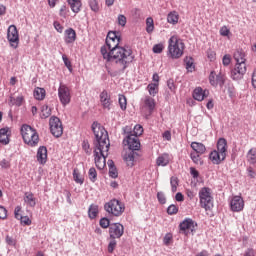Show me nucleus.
Returning a JSON list of instances; mask_svg holds the SVG:
<instances>
[{
	"instance_id": "21",
	"label": "nucleus",
	"mask_w": 256,
	"mask_h": 256,
	"mask_svg": "<svg viewBox=\"0 0 256 256\" xmlns=\"http://www.w3.org/2000/svg\"><path fill=\"white\" fill-rule=\"evenodd\" d=\"M100 103L103 109H107V111H111V105H113V100H111V94L107 92V90H103L100 95Z\"/></svg>"
},
{
	"instance_id": "37",
	"label": "nucleus",
	"mask_w": 256,
	"mask_h": 256,
	"mask_svg": "<svg viewBox=\"0 0 256 256\" xmlns=\"http://www.w3.org/2000/svg\"><path fill=\"white\" fill-rule=\"evenodd\" d=\"M201 155L203 154H199L197 152H191L190 158L192 159L193 163H195L196 165H203V159L201 158Z\"/></svg>"
},
{
	"instance_id": "46",
	"label": "nucleus",
	"mask_w": 256,
	"mask_h": 256,
	"mask_svg": "<svg viewBox=\"0 0 256 256\" xmlns=\"http://www.w3.org/2000/svg\"><path fill=\"white\" fill-rule=\"evenodd\" d=\"M59 15L60 17L67 19V15H69V8H67L66 5L61 6Z\"/></svg>"
},
{
	"instance_id": "24",
	"label": "nucleus",
	"mask_w": 256,
	"mask_h": 256,
	"mask_svg": "<svg viewBox=\"0 0 256 256\" xmlns=\"http://www.w3.org/2000/svg\"><path fill=\"white\" fill-rule=\"evenodd\" d=\"M36 159L40 165L47 163V147L41 146L38 148Z\"/></svg>"
},
{
	"instance_id": "58",
	"label": "nucleus",
	"mask_w": 256,
	"mask_h": 256,
	"mask_svg": "<svg viewBox=\"0 0 256 256\" xmlns=\"http://www.w3.org/2000/svg\"><path fill=\"white\" fill-rule=\"evenodd\" d=\"M18 220L21 221L22 225H31V219L28 216H21Z\"/></svg>"
},
{
	"instance_id": "44",
	"label": "nucleus",
	"mask_w": 256,
	"mask_h": 256,
	"mask_svg": "<svg viewBox=\"0 0 256 256\" xmlns=\"http://www.w3.org/2000/svg\"><path fill=\"white\" fill-rule=\"evenodd\" d=\"M186 69L190 73H193V71H195V65L193 64L192 58L186 59Z\"/></svg>"
},
{
	"instance_id": "47",
	"label": "nucleus",
	"mask_w": 256,
	"mask_h": 256,
	"mask_svg": "<svg viewBox=\"0 0 256 256\" xmlns=\"http://www.w3.org/2000/svg\"><path fill=\"white\" fill-rule=\"evenodd\" d=\"M178 211L179 208L174 204L170 205L167 209L168 215H177Z\"/></svg>"
},
{
	"instance_id": "15",
	"label": "nucleus",
	"mask_w": 256,
	"mask_h": 256,
	"mask_svg": "<svg viewBox=\"0 0 256 256\" xmlns=\"http://www.w3.org/2000/svg\"><path fill=\"white\" fill-rule=\"evenodd\" d=\"M247 73V64L246 63H236L234 69L231 71V79L234 81H239L243 79V75Z\"/></svg>"
},
{
	"instance_id": "6",
	"label": "nucleus",
	"mask_w": 256,
	"mask_h": 256,
	"mask_svg": "<svg viewBox=\"0 0 256 256\" xmlns=\"http://www.w3.org/2000/svg\"><path fill=\"white\" fill-rule=\"evenodd\" d=\"M227 157V140L220 138L217 142V150L210 153L209 159L214 165H220Z\"/></svg>"
},
{
	"instance_id": "42",
	"label": "nucleus",
	"mask_w": 256,
	"mask_h": 256,
	"mask_svg": "<svg viewBox=\"0 0 256 256\" xmlns=\"http://www.w3.org/2000/svg\"><path fill=\"white\" fill-rule=\"evenodd\" d=\"M109 175L112 179H117L119 177V173L117 172V168L113 166V164H109Z\"/></svg>"
},
{
	"instance_id": "38",
	"label": "nucleus",
	"mask_w": 256,
	"mask_h": 256,
	"mask_svg": "<svg viewBox=\"0 0 256 256\" xmlns=\"http://www.w3.org/2000/svg\"><path fill=\"white\" fill-rule=\"evenodd\" d=\"M73 179L75 181V183H77L78 185H83L84 183V179L83 176H81V173H79V170L77 168H75L73 170Z\"/></svg>"
},
{
	"instance_id": "55",
	"label": "nucleus",
	"mask_w": 256,
	"mask_h": 256,
	"mask_svg": "<svg viewBox=\"0 0 256 256\" xmlns=\"http://www.w3.org/2000/svg\"><path fill=\"white\" fill-rule=\"evenodd\" d=\"M163 49H165L163 44H156L153 46V53H163Z\"/></svg>"
},
{
	"instance_id": "18",
	"label": "nucleus",
	"mask_w": 256,
	"mask_h": 256,
	"mask_svg": "<svg viewBox=\"0 0 256 256\" xmlns=\"http://www.w3.org/2000/svg\"><path fill=\"white\" fill-rule=\"evenodd\" d=\"M245 209V200L241 196H234L230 201V210L233 213H241Z\"/></svg>"
},
{
	"instance_id": "39",
	"label": "nucleus",
	"mask_w": 256,
	"mask_h": 256,
	"mask_svg": "<svg viewBox=\"0 0 256 256\" xmlns=\"http://www.w3.org/2000/svg\"><path fill=\"white\" fill-rule=\"evenodd\" d=\"M41 119H47L51 117V108L48 105H43L40 113Z\"/></svg>"
},
{
	"instance_id": "52",
	"label": "nucleus",
	"mask_w": 256,
	"mask_h": 256,
	"mask_svg": "<svg viewBox=\"0 0 256 256\" xmlns=\"http://www.w3.org/2000/svg\"><path fill=\"white\" fill-rule=\"evenodd\" d=\"M118 25H121V27H125V25H127V17H125V15H118Z\"/></svg>"
},
{
	"instance_id": "56",
	"label": "nucleus",
	"mask_w": 256,
	"mask_h": 256,
	"mask_svg": "<svg viewBox=\"0 0 256 256\" xmlns=\"http://www.w3.org/2000/svg\"><path fill=\"white\" fill-rule=\"evenodd\" d=\"M62 59H63V61H64V64H65V66L67 67V69H69L70 71H72L73 70V68H72V65H71V61L69 60V58H67V55H62Z\"/></svg>"
},
{
	"instance_id": "45",
	"label": "nucleus",
	"mask_w": 256,
	"mask_h": 256,
	"mask_svg": "<svg viewBox=\"0 0 256 256\" xmlns=\"http://www.w3.org/2000/svg\"><path fill=\"white\" fill-rule=\"evenodd\" d=\"M89 5L94 13H97L99 11V2L97 0H89Z\"/></svg>"
},
{
	"instance_id": "10",
	"label": "nucleus",
	"mask_w": 256,
	"mask_h": 256,
	"mask_svg": "<svg viewBox=\"0 0 256 256\" xmlns=\"http://www.w3.org/2000/svg\"><path fill=\"white\" fill-rule=\"evenodd\" d=\"M49 127H50V133H52L54 137L59 138L61 137V135H63V123L61 122V119H59V117L57 116L50 117Z\"/></svg>"
},
{
	"instance_id": "4",
	"label": "nucleus",
	"mask_w": 256,
	"mask_h": 256,
	"mask_svg": "<svg viewBox=\"0 0 256 256\" xmlns=\"http://www.w3.org/2000/svg\"><path fill=\"white\" fill-rule=\"evenodd\" d=\"M92 131L97 140L96 148L103 147L105 151H109L110 143H109V135L107 130L101 124L94 122L92 124Z\"/></svg>"
},
{
	"instance_id": "49",
	"label": "nucleus",
	"mask_w": 256,
	"mask_h": 256,
	"mask_svg": "<svg viewBox=\"0 0 256 256\" xmlns=\"http://www.w3.org/2000/svg\"><path fill=\"white\" fill-rule=\"evenodd\" d=\"M116 247H117V241L115 240V238H112V240L109 242V245H108V253H113Z\"/></svg>"
},
{
	"instance_id": "8",
	"label": "nucleus",
	"mask_w": 256,
	"mask_h": 256,
	"mask_svg": "<svg viewBox=\"0 0 256 256\" xmlns=\"http://www.w3.org/2000/svg\"><path fill=\"white\" fill-rule=\"evenodd\" d=\"M104 209L114 217H120L125 212V205L117 199H112L104 205Z\"/></svg>"
},
{
	"instance_id": "19",
	"label": "nucleus",
	"mask_w": 256,
	"mask_h": 256,
	"mask_svg": "<svg viewBox=\"0 0 256 256\" xmlns=\"http://www.w3.org/2000/svg\"><path fill=\"white\" fill-rule=\"evenodd\" d=\"M124 231L125 228L121 223H114L109 227V235L111 239H120V237H123Z\"/></svg>"
},
{
	"instance_id": "22",
	"label": "nucleus",
	"mask_w": 256,
	"mask_h": 256,
	"mask_svg": "<svg viewBox=\"0 0 256 256\" xmlns=\"http://www.w3.org/2000/svg\"><path fill=\"white\" fill-rule=\"evenodd\" d=\"M171 161H173V156H171L169 153H163L157 157L156 165L157 167H167Z\"/></svg>"
},
{
	"instance_id": "50",
	"label": "nucleus",
	"mask_w": 256,
	"mask_h": 256,
	"mask_svg": "<svg viewBox=\"0 0 256 256\" xmlns=\"http://www.w3.org/2000/svg\"><path fill=\"white\" fill-rule=\"evenodd\" d=\"M134 137H139L141 135H143V126L141 125H136L134 127Z\"/></svg>"
},
{
	"instance_id": "2",
	"label": "nucleus",
	"mask_w": 256,
	"mask_h": 256,
	"mask_svg": "<svg viewBox=\"0 0 256 256\" xmlns=\"http://www.w3.org/2000/svg\"><path fill=\"white\" fill-rule=\"evenodd\" d=\"M185 51V43L179 36L173 35L168 40V56L171 59H181Z\"/></svg>"
},
{
	"instance_id": "51",
	"label": "nucleus",
	"mask_w": 256,
	"mask_h": 256,
	"mask_svg": "<svg viewBox=\"0 0 256 256\" xmlns=\"http://www.w3.org/2000/svg\"><path fill=\"white\" fill-rule=\"evenodd\" d=\"M100 227H102V229H107L108 227H111V223L109 219L107 218L100 219Z\"/></svg>"
},
{
	"instance_id": "12",
	"label": "nucleus",
	"mask_w": 256,
	"mask_h": 256,
	"mask_svg": "<svg viewBox=\"0 0 256 256\" xmlns=\"http://www.w3.org/2000/svg\"><path fill=\"white\" fill-rule=\"evenodd\" d=\"M58 97L60 99V103L65 107L71 103V88L69 86L60 83L58 88Z\"/></svg>"
},
{
	"instance_id": "62",
	"label": "nucleus",
	"mask_w": 256,
	"mask_h": 256,
	"mask_svg": "<svg viewBox=\"0 0 256 256\" xmlns=\"http://www.w3.org/2000/svg\"><path fill=\"white\" fill-rule=\"evenodd\" d=\"M21 206H17L14 210L15 219H19L21 217Z\"/></svg>"
},
{
	"instance_id": "9",
	"label": "nucleus",
	"mask_w": 256,
	"mask_h": 256,
	"mask_svg": "<svg viewBox=\"0 0 256 256\" xmlns=\"http://www.w3.org/2000/svg\"><path fill=\"white\" fill-rule=\"evenodd\" d=\"M107 155H109V150H105L104 147L95 148L94 150V161L97 169H105L107 163Z\"/></svg>"
},
{
	"instance_id": "20",
	"label": "nucleus",
	"mask_w": 256,
	"mask_h": 256,
	"mask_svg": "<svg viewBox=\"0 0 256 256\" xmlns=\"http://www.w3.org/2000/svg\"><path fill=\"white\" fill-rule=\"evenodd\" d=\"M181 233H184V235H187L189 231L193 233L195 231V227H197V224H195V221L191 218L185 219L182 223L179 225Z\"/></svg>"
},
{
	"instance_id": "31",
	"label": "nucleus",
	"mask_w": 256,
	"mask_h": 256,
	"mask_svg": "<svg viewBox=\"0 0 256 256\" xmlns=\"http://www.w3.org/2000/svg\"><path fill=\"white\" fill-rule=\"evenodd\" d=\"M99 215V206L96 204H91L88 209V216L90 219H95Z\"/></svg>"
},
{
	"instance_id": "17",
	"label": "nucleus",
	"mask_w": 256,
	"mask_h": 256,
	"mask_svg": "<svg viewBox=\"0 0 256 256\" xmlns=\"http://www.w3.org/2000/svg\"><path fill=\"white\" fill-rule=\"evenodd\" d=\"M138 156L139 154L135 152V150L124 149L122 152V159L127 167H134L135 159H137Z\"/></svg>"
},
{
	"instance_id": "34",
	"label": "nucleus",
	"mask_w": 256,
	"mask_h": 256,
	"mask_svg": "<svg viewBox=\"0 0 256 256\" xmlns=\"http://www.w3.org/2000/svg\"><path fill=\"white\" fill-rule=\"evenodd\" d=\"M246 157H247L248 163H250L251 165H255V163H256V148L250 149L248 151Z\"/></svg>"
},
{
	"instance_id": "60",
	"label": "nucleus",
	"mask_w": 256,
	"mask_h": 256,
	"mask_svg": "<svg viewBox=\"0 0 256 256\" xmlns=\"http://www.w3.org/2000/svg\"><path fill=\"white\" fill-rule=\"evenodd\" d=\"M0 219H7V209L3 206H0Z\"/></svg>"
},
{
	"instance_id": "57",
	"label": "nucleus",
	"mask_w": 256,
	"mask_h": 256,
	"mask_svg": "<svg viewBox=\"0 0 256 256\" xmlns=\"http://www.w3.org/2000/svg\"><path fill=\"white\" fill-rule=\"evenodd\" d=\"M157 199H158L159 203H161V205H165V203H167V199L165 198V194H163L162 192L157 193Z\"/></svg>"
},
{
	"instance_id": "61",
	"label": "nucleus",
	"mask_w": 256,
	"mask_h": 256,
	"mask_svg": "<svg viewBox=\"0 0 256 256\" xmlns=\"http://www.w3.org/2000/svg\"><path fill=\"white\" fill-rule=\"evenodd\" d=\"M173 239V235L171 233H168L164 236V245H169L171 243V240Z\"/></svg>"
},
{
	"instance_id": "59",
	"label": "nucleus",
	"mask_w": 256,
	"mask_h": 256,
	"mask_svg": "<svg viewBox=\"0 0 256 256\" xmlns=\"http://www.w3.org/2000/svg\"><path fill=\"white\" fill-rule=\"evenodd\" d=\"M229 33H231V31L229 30V28H227V26H223L220 29V35H222V37H228Z\"/></svg>"
},
{
	"instance_id": "30",
	"label": "nucleus",
	"mask_w": 256,
	"mask_h": 256,
	"mask_svg": "<svg viewBox=\"0 0 256 256\" xmlns=\"http://www.w3.org/2000/svg\"><path fill=\"white\" fill-rule=\"evenodd\" d=\"M147 91L150 97H155L159 93V84L158 83H150L147 86Z\"/></svg>"
},
{
	"instance_id": "1",
	"label": "nucleus",
	"mask_w": 256,
	"mask_h": 256,
	"mask_svg": "<svg viewBox=\"0 0 256 256\" xmlns=\"http://www.w3.org/2000/svg\"><path fill=\"white\" fill-rule=\"evenodd\" d=\"M121 36L119 32L110 31L106 37V45L101 47V55L106 63L113 65L117 73H123L130 63H133L135 56L131 48L119 46Z\"/></svg>"
},
{
	"instance_id": "33",
	"label": "nucleus",
	"mask_w": 256,
	"mask_h": 256,
	"mask_svg": "<svg viewBox=\"0 0 256 256\" xmlns=\"http://www.w3.org/2000/svg\"><path fill=\"white\" fill-rule=\"evenodd\" d=\"M45 95H46V91L44 88H35L34 90V97L35 99H37L38 101H43V99H45Z\"/></svg>"
},
{
	"instance_id": "23",
	"label": "nucleus",
	"mask_w": 256,
	"mask_h": 256,
	"mask_svg": "<svg viewBox=\"0 0 256 256\" xmlns=\"http://www.w3.org/2000/svg\"><path fill=\"white\" fill-rule=\"evenodd\" d=\"M206 97H209V90H203V88L201 87H197L194 89L193 99H195V101H203L204 99H206Z\"/></svg>"
},
{
	"instance_id": "11",
	"label": "nucleus",
	"mask_w": 256,
	"mask_h": 256,
	"mask_svg": "<svg viewBox=\"0 0 256 256\" xmlns=\"http://www.w3.org/2000/svg\"><path fill=\"white\" fill-rule=\"evenodd\" d=\"M123 145L126 150L129 151H139L141 149V142L139 141V137L129 134L123 140Z\"/></svg>"
},
{
	"instance_id": "13",
	"label": "nucleus",
	"mask_w": 256,
	"mask_h": 256,
	"mask_svg": "<svg viewBox=\"0 0 256 256\" xmlns=\"http://www.w3.org/2000/svg\"><path fill=\"white\" fill-rule=\"evenodd\" d=\"M7 39L13 49H17L19 47V31L17 30V26L10 25L8 27Z\"/></svg>"
},
{
	"instance_id": "3",
	"label": "nucleus",
	"mask_w": 256,
	"mask_h": 256,
	"mask_svg": "<svg viewBox=\"0 0 256 256\" xmlns=\"http://www.w3.org/2000/svg\"><path fill=\"white\" fill-rule=\"evenodd\" d=\"M92 131L97 140L96 148L103 147L105 151H109L110 143H109V135L107 130L101 124L94 122L92 124Z\"/></svg>"
},
{
	"instance_id": "40",
	"label": "nucleus",
	"mask_w": 256,
	"mask_h": 256,
	"mask_svg": "<svg viewBox=\"0 0 256 256\" xmlns=\"http://www.w3.org/2000/svg\"><path fill=\"white\" fill-rule=\"evenodd\" d=\"M170 185L172 193H177V188L179 187V178L172 176L170 178Z\"/></svg>"
},
{
	"instance_id": "53",
	"label": "nucleus",
	"mask_w": 256,
	"mask_h": 256,
	"mask_svg": "<svg viewBox=\"0 0 256 256\" xmlns=\"http://www.w3.org/2000/svg\"><path fill=\"white\" fill-rule=\"evenodd\" d=\"M207 57L210 61H215L217 59V53L214 50H207Z\"/></svg>"
},
{
	"instance_id": "27",
	"label": "nucleus",
	"mask_w": 256,
	"mask_h": 256,
	"mask_svg": "<svg viewBox=\"0 0 256 256\" xmlns=\"http://www.w3.org/2000/svg\"><path fill=\"white\" fill-rule=\"evenodd\" d=\"M67 3L70 5V9L73 13H79L81 11V7H83L81 0H67Z\"/></svg>"
},
{
	"instance_id": "26",
	"label": "nucleus",
	"mask_w": 256,
	"mask_h": 256,
	"mask_svg": "<svg viewBox=\"0 0 256 256\" xmlns=\"http://www.w3.org/2000/svg\"><path fill=\"white\" fill-rule=\"evenodd\" d=\"M77 39V33L73 30V28H69L65 30V43H75Z\"/></svg>"
},
{
	"instance_id": "7",
	"label": "nucleus",
	"mask_w": 256,
	"mask_h": 256,
	"mask_svg": "<svg viewBox=\"0 0 256 256\" xmlns=\"http://www.w3.org/2000/svg\"><path fill=\"white\" fill-rule=\"evenodd\" d=\"M200 207L205 211H211L213 208V196H211V190L208 187H203L199 191Z\"/></svg>"
},
{
	"instance_id": "41",
	"label": "nucleus",
	"mask_w": 256,
	"mask_h": 256,
	"mask_svg": "<svg viewBox=\"0 0 256 256\" xmlns=\"http://www.w3.org/2000/svg\"><path fill=\"white\" fill-rule=\"evenodd\" d=\"M118 101L122 111H125L127 109V97L123 94H119Z\"/></svg>"
},
{
	"instance_id": "25",
	"label": "nucleus",
	"mask_w": 256,
	"mask_h": 256,
	"mask_svg": "<svg viewBox=\"0 0 256 256\" xmlns=\"http://www.w3.org/2000/svg\"><path fill=\"white\" fill-rule=\"evenodd\" d=\"M190 147L193 149V153H198V155H205V151H207L205 144L200 142H192Z\"/></svg>"
},
{
	"instance_id": "28",
	"label": "nucleus",
	"mask_w": 256,
	"mask_h": 256,
	"mask_svg": "<svg viewBox=\"0 0 256 256\" xmlns=\"http://www.w3.org/2000/svg\"><path fill=\"white\" fill-rule=\"evenodd\" d=\"M24 202L26 203V205H28V207H35V205H37V200L31 192H26L24 194Z\"/></svg>"
},
{
	"instance_id": "63",
	"label": "nucleus",
	"mask_w": 256,
	"mask_h": 256,
	"mask_svg": "<svg viewBox=\"0 0 256 256\" xmlns=\"http://www.w3.org/2000/svg\"><path fill=\"white\" fill-rule=\"evenodd\" d=\"M167 86L170 89V91H175V82L173 81V79H169L167 81Z\"/></svg>"
},
{
	"instance_id": "16",
	"label": "nucleus",
	"mask_w": 256,
	"mask_h": 256,
	"mask_svg": "<svg viewBox=\"0 0 256 256\" xmlns=\"http://www.w3.org/2000/svg\"><path fill=\"white\" fill-rule=\"evenodd\" d=\"M155 107H157V102L155 99L151 96H145L142 105V112L146 113V117L155 111Z\"/></svg>"
},
{
	"instance_id": "36",
	"label": "nucleus",
	"mask_w": 256,
	"mask_h": 256,
	"mask_svg": "<svg viewBox=\"0 0 256 256\" xmlns=\"http://www.w3.org/2000/svg\"><path fill=\"white\" fill-rule=\"evenodd\" d=\"M234 59H235L236 63H245V61H246L245 52H243V50H237L234 53Z\"/></svg>"
},
{
	"instance_id": "32",
	"label": "nucleus",
	"mask_w": 256,
	"mask_h": 256,
	"mask_svg": "<svg viewBox=\"0 0 256 256\" xmlns=\"http://www.w3.org/2000/svg\"><path fill=\"white\" fill-rule=\"evenodd\" d=\"M155 31V21L153 20L152 17H148L146 19V32L151 35Z\"/></svg>"
},
{
	"instance_id": "29",
	"label": "nucleus",
	"mask_w": 256,
	"mask_h": 256,
	"mask_svg": "<svg viewBox=\"0 0 256 256\" xmlns=\"http://www.w3.org/2000/svg\"><path fill=\"white\" fill-rule=\"evenodd\" d=\"M0 143H3V145L9 143V128L0 129Z\"/></svg>"
},
{
	"instance_id": "43",
	"label": "nucleus",
	"mask_w": 256,
	"mask_h": 256,
	"mask_svg": "<svg viewBox=\"0 0 256 256\" xmlns=\"http://www.w3.org/2000/svg\"><path fill=\"white\" fill-rule=\"evenodd\" d=\"M89 179L92 181V183H95L97 181V170L95 168H90L89 172Z\"/></svg>"
},
{
	"instance_id": "35",
	"label": "nucleus",
	"mask_w": 256,
	"mask_h": 256,
	"mask_svg": "<svg viewBox=\"0 0 256 256\" xmlns=\"http://www.w3.org/2000/svg\"><path fill=\"white\" fill-rule=\"evenodd\" d=\"M167 21L172 25H177L179 23V14L177 12H170L167 16Z\"/></svg>"
},
{
	"instance_id": "5",
	"label": "nucleus",
	"mask_w": 256,
	"mask_h": 256,
	"mask_svg": "<svg viewBox=\"0 0 256 256\" xmlns=\"http://www.w3.org/2000/svg\"><path fill=\"white\" fill-rule=\"evenodd\" d=\"M23 142L28 147H37L39 145V133L30 125L23 124L20 130Z\"/></svg>"
},
{
	"instance_id": "54",
	"label": "nucleus",
	"mask_w": 256,
	"mask_h": 256,
	"mask_svg": "<svg viewBox=\"0 0 256 256\" xmlns=\"http://www.w3.org/2000/svg\"><path fill=\"white\" fill-rule=\"evenodd\" d=\"M222 63L224 67H228V65H231V55L229 54L224 55L222 58Z\"/></svg>"
},
{
	"instance_id": "64",
	"label": "nucleus",
	"mask_w": 256,
	"mask_h": 256,
	"mask_svg": "<svg viewBox=\"0 0 256 256\" xmlns=\"http://www.w3.org/2000/svg\"><path fill=\"white\" fill-rule=\"evenodd\" d=\"M252 87L256 89V70H254L252 74Z\"/></svg>"
},
{
	"instance_id": "14",
	"label": "nucleus",
	"mask_w": 256,
	"mask_h": 256,
	"mask_svg": "<svg viewBox=\"0 0 256 256\" xmlns=\"http://www.w3.org/2000/svg\"><path fill=\"white\" fill-rule=\"evenodd\" d=\"M226 79L227 77L225 76V74H223V72H220L219 74H217V72L212 71L209 75V83L212 87L223 88V86L225 85Z\"/></svg>"
},
{
	"instance_id": "48",
	"label": "nucleus",
	"mask_w": 256,
	"mask_h": 256,
	"mask_svg": "<svg viewBox=\"0 0 256 256\" xmlns=\"http://www.w3.org/2000/svg\"><path fill=\"white\" fill-rule=\"evenodd\" d=\"M5 241L7 245H10V247H15V245H17V240L12 236L6 235Z\"/></svg>"
}]
</instances>
